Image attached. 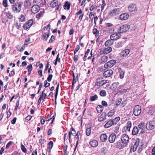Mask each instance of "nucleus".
<instances>
[{
    "label": "nucleus",
    "instance_id": "69168bd1",
    "mask_svg": "<svg viewBox=\"0 0 155 155\" xmlns=\"http://www.w3.org/2000/svg\"><path fill=\"white\" fill-rule=\"evenodd\" d=\"M74 61L75 62L77 61L78 60V55H74Z\"/></svg>",
    "mask_w": 155,
    "mask_h": 155
},
{
    "label": "nucleus",
    "instance_id": "dca6fc26",
    "mask_svg": "<svg viewBox=\"0 0 155 155\" xmlns=\"http://www.w3.org/2000/svg\"><path fill=\"white\" fill-rule=\"evenodd\" d=\"M107 83V80H103L100 81H97L95 83V86L99 87L102 86L103 85L106 84Z\"/></svg>",
    "mask_w": 155,
    "mask_h": 155
},
{
    "label": "nucleus",
    "instance_id": "6e6552de",
    "mask_svg": "<svg viewBox=\"0 0 155 155\" xmlns=\"http://www.w3.org/2000/svg\"><path fill=\"white\" fill-rule=\"evenodd\" d=\"M129 11L130 12H134L137 10V5L134 4L130 5L128 6Z\"/></svg>",
    "mask_w": 155,
    "mask_h": 155
},
{
    "label": "nucleus",
    "instance_id": "a18cd8bd",
    "mask_svg": "<svg viewBox=\"0 0 155 155\" xmlns=\"http://www.w3.org/2000/svg\"><path fill=\"white\" fill-rule=\"evenodd\" d=\"M59 85V84H58L57 87H56V93H55V100H56V98H57V97L58 96Z\"/></svg>",
    "mask_w": 155,
    "mask_h": 155
},
{
    "label": "nucleus",
    "instance_id": "58836bf2",
    "mask_svg": "<svg viewBox=\"0 0 155 155\" xmlns=\"http://www.w3.org/2000/svg\"><path fill=\"white\" fill-rule=\"evenodd\" d=\"M49 37V35H47L45 33H43L42 34V39L44 40L45 41H47Z\"/></svg>",
    "mask_w": 155,
    "mask_h": 155
},
{
    "label": "nucleus",
    "instance_id": "f8f14e48",
    "mask_svg": "<svg viewBox=\"0 0 155 155\" xmlns=\"http://www.w3.org/2000/svg\"><path fill=\"white\" fill-rule=\"evenodd\" d=\"M119 14V10L118 9L115 8L114 9L111 10L109 13V14L110 16L111 17H114L116 15H117Z\"/></svg>",
    "mask_w": 155,
    "mask_h": 155
},
{
    "label": "nucleus",
    "instance_id": "37998d69",
    "mask_svg": "<svg viewBox=\"0 0 155 155\" xmlns=\"http://www.w3.org/2000/svg\"><path fill=\"white\" fill-rule=\"evenodd\" d=\"M93 33L96 36H97L99 35V32L96 28H94L93 29Z\"/></svg>",
    "mask_w": 155,
    "mask_h": 155
},
{
    "label": "nucleus",
    "instance_id": "9b49d317",
    "mask_svg": "<svg viewBox=\"0 0 155 155\" xmlns=\"http://www.w3.org/2000/svg\"><path fill=\"white\" fill-rule=\"evenodd\" d=\"M51 5L52 8H55V9L58 10L59 7L60 6V4H58V1L55 0L53 1L51 3Z\"/></svg>",
    "mask_w": 155,
    "mask_h": 155
},
{
    "label": "nucleus",
    "instance_id": "5fc2aeb1",
    "mask_svg": "<svg viewBox=\"0 0 155 155\" xmlns=\"http://www.w3.org/2000/svg\"><path fill=\"white\" fill-rule=\"evenodd\" d=\"M80 49V47L79 45H77V46L76 48L75 49V50L74 52V55H75L76 53Z\"/></svg>",
    "mask_w": 155,
    "mask_h": 155
},
{
    "label": "nucleus",
    "instance_id": "2f4dec72",
    "mask_svg": "<svg viewBox=\"0 0 155 155\" xmlns=\"http://www.w3.org/2000/svg\"><path fill=\"white\" fill-rule=\"evenodd\" d=\"M120 119V117H117L115 119L111 120L113 125L116 124Z\"/></svg>",
    "mask_w": 155,
    "mask_h": 155
},
{
    "label": "nucleus",
    "instance_id": "4be33fe9",
    "mask_svg": "<svg viewBox=\"0 0 155 155\" xmlns=\"http://www.w3.org/2000/svg\"><path fill=\"white\" fill-rule=\"evenodd\" d=\"M100 138L101 141L105 142L107 139V137L105 134H103L101 135Z\"/></svg>",
    "mask_w": 155,
    "mask_h": 155
},
{
    "label": "nucleus",
    "instance_id": "f257e3e1",
    "mask_svg": "<svg viewBox=\"0 0 155 155\" xmlns=\"http://www.w3.org/2000/svg\"><path fill=\"white\" fill-rule=\"evenodd\" d=\"M23 3L21 2H16L12 5V9L15 13H19L21 10V7Z\"/></svg>",
    "mask_w": 155,
    "mask_h": 155
},
{
    "label": "nucleus",
    "instance_id": "13d9d810",
    "mask_svg": "<svg viewBox=\"0 0 155 155\" xmlns=\"http://www.w3.org/2000/svg\"><path fill=\"white\" fill-rule=\"evenodd\" d=\"M53 77V75L51 74H50L48 77L47 78V80L48 81L50 82L51 81L52 78Z\"/></svg>",
    "mask_w": 155,
    "mask_h": 155
},
{
    "label": "nucleus",
    "instance_id": "1a4fd4ad",
    "mask_svg": "<svg viewBox=\"0 0 155 155\" xmlns=\"http://www.w3.org/2000/svg\"><path fill=\"white\" fill-rule=\"evenodd\" d=\"M121 140L127 145L129 142V137L127 134H124L121 136Z\"/></svg>",
    "mask_w": 155,
    "mask_h": 155
},
{
    "label": "nucleus",
    "instance_id": "338daca9",
    "mask_svg": "<svg viewBox=\"0 0 155 155\" xmlns=\"http://www.w3.org/2000/svg\"><path fill=\"white\" fill-rule=\"evenodd\" d=\"M74 30L73 28H71L69 32V35H72L74 33Z\"/></svg>",
    "mask_w": 155,
    "mask_h": 155
},
{
    "label": "nucleus",
    "instance_id": "6ab92c4d",
    "mask_svg": "<svg viewBox=\"0 0 155 155\" xmlns=\"http://www.w3.org/2000/svg\"><path fill=\"white\" fill-rule=\"evenodd\" d=\"M129 17L128 14L126 13H123L121 14L120 16V19L122 20H127Z\"/></svg>",
    "mask_w": 155,
    "mask_h": 155
},
{
    "label": "nucleus",
    "instance_id": "f704fd0d",
    "mask_svg": "<svg viewBox=\"0 0 155 155\" xmlns=\"http://www.w3.org/2000/svg\"><path fill=\"white\" fill-rule=\"evenodd\" d=\"M98 99V96L95 94L94 96H91L90 97V100L91 101H93L97 100Z\"/></svg>",
    "mask_w": 155,
    "mask_h": 155
},
{
    "label": "nucleus",
    "instance_id": "4d7b16f0",
    "mask_svg": "<svg viewBox=\"0 0 155 155\" xmlns=\"http://www.w3.org/2000/svg\"><path fill=\"white\" fill-rule=\"evenodd\" d=\"M122 101V99L121 98H120L118 99L116 103V105H119L121 103Z\"/></svg>",
    "mask_w": 155,
    "mask_h": 155
},
{
    "label": "nucleus",
    "instance_id": "bb28decb",
    "mask_svg": "<svg viewBox=\"0 0 155 155\" xmlns=\"http://www.w3.org/2000/svg\"><path fill=\"white\" fill-rule=\"evenodd\" d=\"M35 2L41 6H43L45 4V0H35Z\"/></svg>",
    "mask_w": 155,
    "mask_h": 155
},
{
    "label": "nucleus",
    "instance_id": "393cba45",
    "mask_svg": "<svg viewBox=\"0 0 155 155\" xmlns=\"http://www.w3.org/2000/svg\"><path fill=\"white\" fill-rule=\"evenodd\" d=\"M31 2L29 0H26L24 2V6L25 8H29L31 5Z\"/></svg>",
    "mask_w": 155,
    "mask_h": 155
},
{
    "label": "nucleus",
    "instance_id": "aec40b11",
    "mask_svg": "<svg viewBox=\"0 0 155 155\" xmlns=\"http://www.w3.org/2000/svg\"><path fill=\"white\" fill-rule=\"evenodd\" d=\"M89 144L92 147H96L98 145V142L96 140H94L90 142Z\"/></svg>",
    "mask_w": 155,
    "mask_h": 155
},
{
    "label": "nucleus",
    "instance_id": "39448f33",
    "mask_svg": "<svg viewBox=\"0 0 155 155\" xmlns=\"http://www.w3.org/2000/svg\"><path fill=\"white\" fill-rule=\"evenodd\" d=\"M116 63V61L115 60H111L104 64V67L106 68H110L113 67Z\"/></svg>",
    "mask_w": 155,
    "mask_h": 155
},
{
    "label": "nucleus",
    "instance_id": "5701e85b",
    "mask_svg": "<svg viewBox=\"0 0 155 155\" xmlns=\"http://www.w3.org/2000/svg\"><path fill=\"white\" fill-rule=\"evenodd\" d=\"M139 141H137L135 142L134 145L133 147H131L130 149V151H132L133 152L135 151L137 149V147L139 145Z\"/></svg>",
    "mask_w": 155,
    "mask_h": 155
},
{
    "label": "nucleus",
    "instance_id": "de8ad7c7",
    "mask_svg": "<svg viewBox=\"0 0 155 155\" xmlns=\"http://www.w3.org/2000/svg\"><path fill=\"white\" fill-rule=\"evenodd\" d=\"M27 69H28V71H31L33 69V67L31 64H29L27 67Z\"/></svg>",
    "mask_w": 155,
    "mask_h": 155
},
{
    "label": "nucleus",
    "instance_id": "7c9ffc66",
    "mask_svg": "<svg viewBox=\"0 0 155 155\" xmlns=\"http://www.w3.org/2000/svg\"><path fill=\"white\" fill-rule=\"evenodd\" d=\"M127 125L126 127V130L127 131H129L132 125L131 122L130 121H129L127 122Z\"/></svg>",
    "mask_w": 155,
    "mask_h": 155
},
{
    "label": "nucleus",
    "instance_id": "c03bdc74",
    "mask_svg": "<svg viewBox=\"0 0 155 155\" xmlns=\"http://www.w3.org/2000/svg\"><path fill=\"white\" fill-rule=\"evenodd\" d=\"M128 89H123L121 90H119L117 92V94H123L126 92Z\"/></svg>",
    "mask_w": 155,
    "mask_h": 155
},
{
    "label": "nucleus",
    "instance_id": "c9c22d12",
    "mask_svg": "<svg viewBox=\"0 0 155 155\" xmlns=\"http://www.w3.org/2000/svg\"><path fill=\"white\" fill-rule=\"evenodd\" d=\"M119 72L120 73V79L123 78L124 76V72L122 70L121 68L119 69Z\"/></svg>",
    "mask_w": 155,
    "mask_h": 155
},
{
    "label": "nucleus",
    "instance_id": "3c124183",
    "mask_svg": "<svg viewBox=\"0 0 155 155\" xmlns=\"http://www.w3.org/2000/svg\"><path fill=\"white\" fill-rule=\"evenodd\" d=\"M50 83L47 82L46 80H45L44 81V86L45 87H48L50 86Z\"/></svg>",
    "mask_w": 155,
    "mask_h": 155
},
{
    "label": "nucleus",
    "instance_id": "423d86ee",
    "mask_svg": "<svg viewBox=\"0 0 155 155\" xmlns=\"http://www.w3.org/2000/svg\"><path fill=\"white\" fill-rule=\"evenodd\" d=\"M120 34L117 31V32H116L112 34L110 37L111 40L113 41L116 40L120 38L121 37Z\"/></svg>",
    "mask_w": 155,
    "mask_h": 155
},
{
    "label": "nucleus",
    "instance_id": "412c9836",
    "mask_svg": "<svg viewBox=\"0 0 155 155\" xmlns=\"http://www.w3.org/2000/svg\"><path fill=\"white\" fill-rule=\"evenodd\" d=\"M106 113L103 112L100 117H98V120L99 121H101L106 119Z\"/></svg>",
    "mask_w": 155,
    "mask_h": 155
},
{
    "label": "nucleus",
    "instance_id": "2eb2a0df",
    "mask_svg": "<svg viewBox=\"0 0 155 155\" xmlns=\"http://www.w3.org/2000/svg\"><path fill=\"white\" fill-rule=\"evenodd\" d=\"M116 136V135L114 133H113L111 134L108 138V140L109 142L111 143H114L115 140Z\"/></svg>",
    "mask_w": 155,
    "mask_h": 155
},
{
    "label": "nucleus",
    "instance_id": "09e8293b",
    "mask_svg": "<svg viewBox=\"0 0 155 155\" xmlns=\"http://www.w3.org/2000/svg\"><path fill=\"white\" fill-rule=\"evenodd\" d=\"M19 19L20 21H25V17L24 15H21L20 16V17L19 18Z\"/></svg>",
    "mask_w": 155,
    "mask_h": 155
},
{
    "label": "nucleus",
    "instance_id": "ddd939ff",
    "mask_svg": "<svg viewBox=\"0 0 155 155\" xmlns=\"http://www.w3.org/2000/svg\"><path fill=\"white\" fill-rule=\"evenodd\" d=\"M113 74V71L111 69H109L104 71L103 75L104 77L108 78L111 76Z\"/></svg>",
    "mask_w": 155,
    "mask_h": 155
},
{
    "label": "nucleus",
    "instance_id": "f03ea898",
    "mask_svg": "<svg viewBox=\"0 0 155 155\" xmlns=\"http://www.w3.org/2000/svg\"><path fill=\"white\" fill-rule=\"evenodd\" d=\"M130 25L127 24L123 25L120 26L118 31L120 34L127 31L130 28Z\"/></svg>",
    "mask_w": 155,
    "mask_h": 155
},
{
    "label": "nucleus",
    "instance_id": "774afa93",
    "mask_svg": "<svg viewBox=\"0 0 155 155\" xmlns=\"http://www.w3.org/2000/svg\"><path fill=\"white\" fill-rule=\"evenodd\" d=\"M152 153L153 155H155V147L152 150Z\"/></svg>",
    "mask_w": 155,
    "mask_h": 155
},
{
    "label": "nucleus",
    "instance_id": "6e6d98bb",
    "mask_svg": "<svg viewBox=\"0 0 155 155\" xmlns=\"http://www.w3.org/2000/svg\"><path fill=\"white\" fill-rule=\"evenodd\" d=\"M121 45L122 42H119L116 44L115 47L117 48H119L121 47Z\"/></svg>",
    "mask_w": 155,
    "mask_h": 155
},
{
    "label": "nucleus",
    "instance_id": "72a5a7b5",
    "mask_svg": "<svg viewBox=\"0 0 155 155\" xmlns=\"http://www.w3.org/2000/svg\"><path fill=\"white\" fill-rule=\"evenodd\" d=\"M115 111V110L114 109H113L112 110H110L109 112L108 113V117H112L114 114Z\"/></svg>",
    "mask_w": 155,
    "mask_h": 155
},
{
    "label": "nucleus",
    "instance_id": "8fccbe9b",
    "mask_svg": "<svg viewBox=\"0 0 155 155\" xmlns=\"http://www.w3.org/2000/svg\"><path fill=\"white\" fill-rule=\"evenodd\" d=\"M43 13V12H40L39 13L36 15V17L38 19H40Z\"/></svg>",
    "mask_w": 155,
    "mask_h": 155
},
{
    "label": "nucleus",
    "instance_id": "0e129e2a",
    "mask_svg": "<svg viewBox=\"0 0 155 155\" xmlns=\"http://www.w3.org/2000/svg\"><path fill=\"white\" fill-rule=\"evenodd\" d=\"M12 143V142L10 141H9L6 145V148L7 149L11 145Z\"/></svg>",
    "mask_w": 155,
    "mask_h": 155
},
{
    "label": "nucleus",
    "instance_id": "603ef678",
    "mask_svg": "<svg viewBox=\"0 0 155 155\" xmlns=\"http://www.w3.org/2000/svg\"><path fill=\"white\" fill-rule=\"evenodd\" d=\"M6 15L7 17L10 19H12V15L11 13L9 12L7 13Z\"/></svg>",
    "mask_w": 155,
    "mask_h": 155
},
{
    "label": "nucleus",
    "instance_id": "4468645a",
    "mask_svg": "<svg viewBox=\"0 0 155 155\" xmlns=\"http://www.w3.org/2000/svg\"><path fill=\"white\" fill-rule=\"evenodd\" d=\"M40 10V7L38 5L33 6L31 8V12L34 14L37 13Z\"/></svg>",
    "mask_w": 155,
    "mask_h": 155
},
{
    "label": "nucleus",
    "instance_id": "0eeeda50",
    "mask_svg": "<svg viewBox=\"0 0 155 155\" xmlns=\"http://www.w3.org/2000/svg\"><path fill=\"white\" fill-rule=\"evenodd\" d=\"M33 23V20L32 19H30L24 25L23 27L25 29H28L32 26Z\"/></svg>",
    "mask_w": 155,
    "mask_h": 155
},
{
    "label": "nucleus",
    "instance_id": "79ce46f5",
    "mask_svg": "<svg viewBox=\"0 0 155 155\" xmlns=\"http://www.w3.org/2000/svg\"><path fill=\"white\" fill-rule=\"evenodd\" d=\"M70 5L68 2H66L64 6V9H67L69 10L70 8Z\"/></svg>",
    "mask_w": 155,
    "mask_h": 155
},
{
    "label": "nucleus",
    "instance_id": "a211bd4d",
    "mask_svg": "<svg viewBox=\"0 0 155 155\" xmlns=\"http://www.w3.org/2000/svg\"><path fill=\"white\" fill-rule=\"evenodd\" d=\"M112 51V48L110 47H108L105 48L104 49L101 51V52H102L104 54H107L110 52Z\"/></svg>",
    "mask_w": 155,
    "mask_h": 155
},
{
    "label": "nucleus",
    "instance_id": "052dcab7",
    "mask_svg": "<svg viewBox=\"0 0 155 155\" xmlns=\"http://www.w3.org/2000/svg\"><path fill=\"white\" fill-rule=\"evenodd\" d=\"M32 118V117L30 115H28L25 118V121H28L30 120Z\"/></svg>",
    "mask_w": 155,
    "mask_h": 155
},
{
    "label": "nucleus",
    "instance_id": "a19ab883",
    "mask_svg": "<svg viewBox=\"0 0 155 155\" xmlns=\"http://www.w3.org/2000/svg\"><path fill=\"white\" fill-rule=\"evenodd\" d=\"M100 95L102 97H105L106 95V93L104 90H102L100 92Z\"/></svg>",
    "mask_w": 155,
    "mask_h": 155
},
{
    "label": "nucleus",
    "instance_id": "e2e57ef3",
    "mask_svg": "<svg viewBox=\"0 0 155 155\" xmlns=\"http://www.w3.org/2000/svg\"><path fill=\"white\" fill-rule=\"evenodd\" d=\"M19 105V101H17L16 104V106L15 107V108L14 109L15 110H17L18 108V107Z\"/></svg>",
    "mask_w": 155,
    "mask_h": 155
},
{
    "label": "nucleus",
    "instance_id": "ea45409f",
    "mask_svg": "<svg viewBox=\"0 0 155 155\" xmlns=\"http://www.w3.org/2000/svg\"><path fill=\"white\" fill-rule=\"evenodd\" d=\"M91 127H90L87 128L86 130V134L87 136H89L91 134Z\"/></svg>",
    "mask_w": 155,
    "mask_h": 155
},
{
    "label": "nucleus",
    "instance_id": "e433bc0d",
    "mask_svg": "<svg viewBox=\"0 0 155 155\" xmlns=\"http://www.w3.org/2000/svg\"><path fill=\"white\" fill-rule=\"evenodd\" d=\"M53 146V142L52 141H50L48 145V149L49 150L48 152H50V150L52 148Z\"/></svg>",
    "mask_w": 155,
    "mask_h": 155
},
{
    "label": "nucleus",
    "instance_id": "a878e982",
    "mask_svg": "<svg viewBox=\"0 0 155 155\" xmlns=\"http://www.w3.org/2000/svg\"><path fill=\"white\" fill-rule=\"evenodd\" d=\"M113 124L111 121V120H110L108 121L104 125V127L105 128H108L112 126Z\"/></svg>",
    "mask_w": 155,
    "mask_h": 155
},
{
    "label": "nucleus",
    "instance_id": "7ed1b4c3",
    "mask_svg": "<svg viewBox=\"0 0 155 155\" xmlns=\"http://www.w3.org/2000/svg\"><path fill=\"white\" fill-rule=\"evenodd\" d=\"M141 112V107L139 105L135 106L134 108V114L136 116H138Z\"/></svg>",
    "mask_w": 155,
    "mask_h": 155
},
{
    "label": "nucleus",
    "instance_id": "bf43d9fd",
    "mask_svg": "<svg viewBox=\"0 0 155 155\" xmlns=\"http://www.w3.org/2000/svg\"><path fill=\"white\" fill-rule=\"evenodd\" d=\"M55 40V37L54 35H52L49 40V43H51Z\"/></svg>",
    "mask_w": 155,
    "mask_h": 155
},
{
    "label": "nucleus",
    "instance_id": "4c0bfd02",
    "mask_svg": "<svg viewBox=\"0 0 155 155\" xmlns=\"http://www.w3.org/2000/svg\"><path fill=\"white\" fill-rule=\"evenodd\" d=\"M44 91L42 92L41 94L40 95V97L39 98H41V100L45 99L47 96V94L46 93H44Z\"/></svg>",
    "mask_w": 155,
    "mask_h": 155
},
{
    "label": "nucleus",
    "instance_id": "473e14b6",
    "mask_svg": "<svg viewBox=\"0 0 155 155\" xmlns=\"http://www.w3.org/2000/svg\"><path fill=\"white\" fill-rule=\"evenodd\" d=\"M96 110L98 113H101L103 110V107L101 105H98L97 107Z\"/></svg>",
    "mask_w": 155,
    "mask_h": 155
},
{
    "label": "nucleus",
    "instance_id": "f3484780",
    "mask_svg": "<svg viewBox=\"0 0 155 155\" xmlns=\"http://www.w3.org/2000/svg\"><path fill=\"white\" fill-rule=\"evenodd\" d=\"M130 52L129 49L124 50L121 52L120 55L121 57H126L129 54Z\"/></svg>",
    "mask_w": 155,
    "mask_h": 155
},
{
    "label": "nucleus",
    "instance_id": "cd10ccee",
    "mask_svg": "<svg viewBox=\"0 0 155 155\" xmlns=\"http://www.w3.org/2000/svg\"><path fill=\"white\" fill-rule=\"evenodd\" d=\"M144 123L143 122L140 123L138 125V127L140 130H141L140 133H143V130L144 129Z\"/></svg>",
    "mask_w": 155,
    "mask_h": 155
},
{
    "label": "nucleus",
    "instance_id": "20e7f679",
    "mask_svg": "<svg viewBox=\"0 0 155 155\" xmlns=\"http://www.w3.org/2000/svg\"><path fill=\"white\" fill-rule=\"evenodd\" d=\"M146 128L148 130H152L155 128V121H148L146 124Z\"/></svg>",
    "mask_w": 155,
    "mask_h": 155
},
{
    "label": "nucleus",
    "instance_id": "c756f323",
    "mask_svg": "<svg viewBox=\"0 0 155 155\" xmlns=\"http://www.w3.org/2000/svg\"><path fill=\"white\" fill-rule=\"evenodd\" d=\"M111 40H108L105 43L104 45L106 47H108L111 46L113 44V42L111 41Z\"/></svg>",
    "mask_w": 155,
    "mask_h": 155
},
{
    "label": "nucleus",
    "instance_id": "864d4df0",
    "mask_svg": "<svg viewBox=\"0 0 155 155\" xmlns=\"http://www.w3.org/2000/svg\"><path fill=\"white\" fill-rule=\"evenodd\" d=\"M8 0H4L3 2V6L6 7L8 6Z\"/></svg>",
    "mask_w": 155,
    "mask_h": 155
},
{
    "label": "nucleus",
    "instance_id": "680f3d73",
    "mask_svg": "<svg viewBox=\"0 0 155 155\" xmlns=\"http://www.w3.org/2000/svg\"><path fill=\"white\" fill-rule=\"evenodd\" d=\"M102 105L105 107H107V103L104 101H103L101 102Z\"/></svg>",
    "mask_w": 155,
    "mask_h": 155
},
{
    "label": "nucleus",
    "instance_id": "49530a36",
    "mask_svg": "<svg viewBox=\"0 0 155 155\" xmlns=\"http://www.w3.org/2000/svg\"><path fill=\"white\" fill-rule=\"evenodd\" d=\"M21 148L22 151L24 153H25L27 152V150L25 147L22 144H21Z\"/></svg>",
    "mask_w": 155,
    "mask_h": 155
},
{
    "label": "nucleus",
    "instance_id": "c85d7f7f",
    "mask_svg": "<svg viewBox=\"0 0 155 155\" xmlns=\"http://www.w3.org/2000/svg\"><path fill=\"white\" fill-rule=\"evenodd\" d=\"M139 131L138 128L137 127H134L132 131V134L134 135L137 134Z\"/></svg>",
    "mask_w": 155,
    "mask_h": 155
},
{
    "label": "nucleus",
    "instance_id": "9d476101",
    "mask_svg": "<svg viewBox=\"0 0 155 155\" xmlns=\"http://www.w3.org/2000/svg\"><path fill=\"white\" fill-rule=\"evenodd\" d=\"M127 146V145L122 141L119 140L117 142L116 147L117 148L122 149Z\"/></svg>",
    "mask_w": 155,
    "mask_h": 155
},
{
    "label": "nucleus",
    "instance_id": "b1692460",
    "mask_svg": "<svg viewBox=\"0 0 155 155\" xmlns=\"http://www.w3.org/2000/svg\"><path fill=\"white\" fill-rule=\"evenodd\" d=\"M108 57L104 55L101 58L100 62L102 64L104 63L108 60Z\"/></svg>",
    "mask_w": 155,
    "mask_h": 155
}]
</instances>
